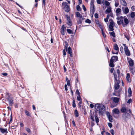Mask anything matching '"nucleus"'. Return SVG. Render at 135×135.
<instances>
[{
  "label": "nucleus",
  "instance_id": "f257e3e1",
  "mask_svg": "<svg viewBox=\"0 0 135 135\" xmlns=\"http://www.w3.org/2000/svg\"><path fill=\"white\" fill-rule=\"evenodd\" d=\"M62 5L64 6L65 11L66 12H69L70 11V7L68 5V3L66 2H64L62 3Z\"/></svg>",
  "mask_w": 135,
  "mask_h": 135
},
{
  "label": "nucleus",
  "instance_id": "f03ea898",
  "mask_svg": "<svg viewBox=\"0 0 135 135\" xmlns=\"http://www.w3.org/2000/svg\"><path fill=\"white\" fill-rule=\"evenodd\" d=\"M13 97L9 95L7 98V99L8 102V103L9 105L12 106L13 104Z\"/></svg>",
  "mask_w": 135,
  "mask_h": 135
},
{
  "label": "nucleus",
  "instance_id": "7ed1b4c3",
  "mask_svg": "<svg viewBox=\"0 0 135 135\" xmlns=\"http://www.w3.org/2000/svg\"><path fill=\"white\" fill-rule=\"evenodd\" d=\"M115 82L114 88V91L116 92V90H118L120 87L119 84L120 83V80H118V81H115Z\"/></svg>",
  "mask_w": 135,
  "mask_h": 135
},
{
  "label": "nucleus",
  "instance_id": "20e7f679",
  "mask_svg": "<svg viewBox=\"0 0 135 135\" xmlns=\"http://www.w3.org/2000/svg\"><path fill=\"white\" fill-rule=\"evenodd\" d=\"M131 116L130 114L127 112H126L125 114H123L122 115V118L125 121H126V120L128 118V117H130Z\"/></svg>",
  "mask_w": 135,
  "mask_h": 135
},
{
  "label": "nucleus",
  "instance_id": "39448f33",
  "mask_svg": "<svg viewBox=\"0 0 135 135\" xmlns=\"http://www.w3.org/2000/svg\"><path fill=\"white\" fill-rule=\"evenodd\" d=\"M105 108L104 105L101 104V106L100 109V110L99 111V115H103L104 111H105Z\"/></svg>",
  "mask_w": 135,
  "mask_h": 135
},
{
  "label": "nucleus",
  "instance_id": "423d86ee",
  "mask_svg": "<svg viewBox=\"0 0 135 135\" xmlns=\"http://www.w3.org/2000/svg\"><path fill=\"white\" fill-rule=\"evenodd\" d=\"M101 105H100L99 103H97L95 104V108L96 110H95V113H96L97 111H99L100 110V108Z\"/></svg>",
  "mask_w": 135,
  "mask_h": 135
},
{
  "label": "nucleus",
  "instance_id": "0eeeda50",
  "mask_svg": "<svg viewBox=\"0 0 135 135\" xmlns=\"http://www.w3.org/2000/svg\"><path fill=\"white\" fill-rule=\"evenodd\" d=\"M118 60V58L117 56H112L110 60V61L114 62V61H117Z\"/></svg>",
  "mask_w": 135,
  "mask_h": 135
},
{
  "label": "nucleus",
  "instance_id": "6e6552de",
  "mask_svg": "<svg viewBox=\"0 0 135 135\" xmlns=\"http://www.w3.org/2000/svg\"><path fill=\"white\" fill-rule=\"evenodd\" d=\"M85 19V18L84 17H83L81 15L80 17L78 18V20L77 21V23L78 24H81L82 23L83 21Z\"/></svg>",
  "mask_w": 135,
  "mask_h": 135
},
{
  "label": "nucleus",
  "instance_id": "1a4fd4ad",
  "mask_svg": "<svg viewBox=\"0 0 135 135\" xmlns=\"http://www.w3.org/2000/svg\"><path fill=\"white\" fill-rule=\"evenodd\" d=\"M128 59V62L129 64V65L131 66H133L134 65V61L131 58H129Z\"/></svg>",
  "mask_w": 135,
  "mask_h": 135
},
{
  "label": "nucleus",
  "instance_id": "9d476101",
  "mask_svg": "<svg viewBox=\"0 0 135 135\" xmlns=\"http://www.w3.org/2000/svg\"><path fill=\"white\" fill-rule=\"evenodd\" d=\"M122 11L125 14H127L129 12V9L128 7H126L124 9V7H122Z\"/></svg>",
  "mask_w": 135,
  "mask_h": 135
},
{
  "label": "nucleus",
  "instance_id": "9b49d317",
  "mask_svg": "<svg viewBox=\"0 0 135 135\" xmlns=\"http://www.w3.org/2000/svg\"><path fill=\"white\" fill-rule=\"evenodd\" d=\"M113 113L115 114H118L120 113V111L118 108H115L112 110Z\"/></svg>",
  "mask_w": 135,
  "mask_h": 135
},
{
  "label": "nucleus",
  "instance_id": "f8f14e48",
  "mask_svg": "<svg viewBox=\"0 0 135 135\" xmlns=\"http://www.w3.org/2000/svg\"><path fill=\"white\" fill-rule=\"evenodd\" d=\"M125 53L126 55L127 56H129L131 55V54L129 50H128V48H126V49H124Z\"/></svg>",
  "mask_w": 135,
  "mask_h": 135
},
{
  "label": "nucleus",
  "instance_id": "ddd939ff",
  "mask_svg": "<svg viewBox=\"0 0 135 135\" xmlns=\"http://www.w3.org/2000/svg\"><path fill=\"white\" fill-rule=\"evenodd\" d=\"M107 115L108 116L109 121L112 122H113V118L112 116L109 114V113L108 114H107Z\"/></svg>",
  "mask_w": 135,
  "mask_h": 135
},
{
  "label": "nucleus",
  "instance_id": "4468645a",
  "mask_svg": "<svg viewBox=\"0 0 135 135\" xmlns=\"http://www.w3.org/2000/svg\"><path fill=\"white\" fill-rule=\"evenodd\" d=\"M90 8L91 11L92 12L93 14L94 13L95 11L94 4L90 5Z\"/></svg>",
  "mask_w": 135,
  "mask_h": 135
},
{
  "label": "nucleus",
  "instance_id": "2eb2a0df",
  "mask_svg": "<svg viewBox=\"0 0 135 135\" xmlns=\"http://www.w3.org/2000/svg\"><path fill=\"white\" fill-rule=\"evenodd\" d=\"M128 92L129 95H128V97H130L132 96V91L130 87H129L128 90Z\"/></svg>",
  "mask_w": 135,
  "mask_h": 135
},
{
  "label": "nucleus",
  "instance_id": "dca6fc26",
  "mask_svg": "<svg viewBox=\"0 0 135 135\" xmlns=\"http://www.w3.org/2000/svg\"><path fill=\"white\" fill-rule=\"evenodd\" d=\"M124 22L125 23V24L124 23L125 27L126 26H127L128 24L129 23V21L128 19L127 18H124Z\"/></svg>",
  "mask_w": 135,
  "mask_h": 135
},
{
  "label": "nucleus",
  "instance_id": "f3484780",
  "mask_svg": "<svg viewBox=\"0 0 135 135\" xmlns=\"http://www.w3.org/2000/svg\"><path fill=\"white\" fill-rule=\"evenodd\" d=\"M129 70L131 73L132 74L134 75L135 72V70L134 69V68L133 67H129Z\"/></svg>",
  "mask_w": 135,
  "mask_h": 135
},
{
  "label": "nucleus",
  "instance_id": "a211bd4d",
  "mask_svg": "<svg viewBox=\"0 0 135 135\" xmlns=\"http://www.w3.org/2000/svg\"><path fill=\"white\" fill-rule=\"evenodd\" d=\"M113 101L115 103H118L119 101V99L117 97H114L113 98Z\"/></svg>",
  "mask_w": 135,
  "mask_h": 135
},
{
  "label": "nucleus",
  "instance_id": "6ab92c4d",
  "mask_svg": "<svg viewBox=\"0 0 135 135\" xmlns=\"http://www.w3.org/2000/svg\"><path fill=\"white\" fill-rule=\"evenodd\" d=\"M113 74L114 75V81L115 82V81H118V80H120L119 79H117V75L116 74V73L114 72Z\"/></svg>",
  "mask_w": 135,
  "mask_h": 135
},
{
  "label": "nucleus",
  "instance_id": "aec40b11",
  "mask_svg": "<svg viewBox=\"0 0 135 135\" xmlns=\"http://www.w3.org/2000/svg\"><path fill=\"white\" fill-rule=\"evenodd\" d=\"M120 2L123 6H127V3L125 0H121Z\"/></svg>",
  "mask_w": 135,
  "mask_h": 135
},
{
  "label": "nucleus",
  "instance_id": "412c9836",
  "mask_svg": "<svg viewBox=\"0 0 135 135\" xmlns=\"http://www.w3.org/2000/svg\"><path fill=\"white\" fill-rule=\"evenodd\" d=\"M97 114H95L94 115V116L95 117V122L97 124V125H98V123L99 122V120L98 117L97 116Z\"/></svg>",
  "mask_w": 135,
  "mask_h": 135
},
{
  "label": "nucleus",
  "instance_id": "4be33fe9",
  "mask_svg": "<svg viewBox=\"0 0 135 135\" xmlns=\"http://www.w3.org/2000/svg\"><path fill=\"white\" fill-rule=\"evenodd\" d=\"M111 12V9L110 8H108L105 11V13L106 14L109 13Z\"/></svg>",
  "mask_w": 135,
  "mask_h": 135
},
{
  "label": "nucleus",
  "instance_id": "5701e85b",
  "mask_svg": "<svg viewBox=\"0 0 135 135\" xmlns=\"http://www.w3.org/2000/svg\"><path fill=\"white\" fill-rule=\"evenodd\" d=\"M114 49L116 51L119 50V47L117 44H114Z\"/></svg>",
  "mask_w": 135,
  "mask_h": 135
},
{
  "label": "nucleus",
  "instance_id": "b1692460",
  "mask_svg": "<svg viewBox=\"0 0 135 135\" xmlns=\"http://www.w3.org/2000/svg\"><path fill=\"white\" fill-rule=\"evenodd\" d=\"M67 51L68 54L72 52V49L70 47H69L67 49Z\"/></svg>",
  "mask_w": 135,
  "mask_h": 135
},
{
  "label": "nucleus",
  "instance_id": "393cba45",
  "mask_svg": "<svg viewBox=\"0 0 135 135\" xmlns=\"http://www.w3.org/2000/svg\"><path fill=\"white\" fill-rule=\"evenodd\" d=\"M121 11V9L120 8H118L116 10V15L118 16V14Z\"/></svg>",
  "mask_w": 135,
  "mask_h": 135
},
{
  "label": "nucleus",
  "instance_id": "a878e982",
  "mask_svg": "<svg viewBox=\"0 0 135 135\" xmlns=\"http://www.w3.org/2000/svg\"><path fill=\"white\" fill-rule=\"evenodd\" d=\"M109 66L112 68H113L114 66V62L110 61L109 63Z\"/></svg>",
  "mask_w": 135,
  "mask_h": 135
},
{
  "label": "nucleus",
  "instance_id": "bb28decb",
  "mask_svg": "<svg viewBox=\"0 0 135 135\" xmlns=\"http://www.w3.org/2000/svg\"><path fill=\"white\" fill-rule=\"evenodd\" d=\"M121 111L122 113H125L127 111L126 108L124 107H122L121 109Z\"/></svg>",
  "mask_w": 135,
  "mask_h": 135
},
{
  "label": "nucleus",
  "instance_id": "cd10ccee",
  "mask_svg": "<svg viewBox=\"0 0 135 135\" xmlns=\"http://www.w3.org/2000/svg\"><path fill=\"white\" fill-rule=\"evenodd\" d=\"M25 113L29 117L31 116V114L27 110H25Z\"/></svg>",
  "mask_w": 135,
  "mask_h": 135
},
{
  "label": "nucleus",
  "instance_id": "c85d7f7f",
  "mask_svg": "<svg viewBox=\"0 0 135 135\" xmlns=\"http://www.w3.org/2000/svg\"><path fill=\"white\" fill-rule=\"evenodd\" d=\"M75 115L76 117H78L79 116V114L78 112L77 109L75 110Z\"/></svg>",
  "mask_w": 135,
  "mask_h": 135
},
{
  "label": "nucleus",
  "instance_id": "c756f323",
  "mask_svg": "<svg viewBox=\"0 0 135 135\" xmlns=\"http://www.w3.org/2000/svg\"><path fill=\"white\" fill-rule=\"evenodd\" d=\"M109 33L110 36H113L114 37H115V33L114 31H112L111 32H110Z\"/></svg>",
  "mask_w": 135,
  "mask_h": 135
},
{
  "label": "nucleus",
  "instance_id": "7c9ffc66",
  "mask_svg": "<svg viewBox=\"0 0 135 135\" xmlns=\"http://www.w3.org/2000/svg\"><path fill=\"white\" fill-rule=\"evenodd\" d=\"M109 27L110 29V31H113L114 30L113 26L109 25Z\"/></svg>",
  "mask_w": 135,
  "mask_h": 135
},
{
  "label": "nucleus",
  "instance_id": "2f4dec72",
  "mask_svg": "<svg viewBox=\"0 0 135 135\" xmlns=\"http://www.w3.org/2000/svg\"><path fill=\"white\" fill-rule=\"evenodd\" d=\"M67 31L68 32V33L70 34H73V32L70 29H67Z\"/></svg>",
  "mask_w": 135,
  "mask_h": 135
},
{
  "label": "nucleus",
  "instance_id": "473e14b6",
  "mask_svg": "<svg viewBox=\"0 0 135 135\" xmlns=\"http://www.w3.org/2000/svg\"><path fill=\"white\" fill-rule=\"evenodd\" d=\"M76 16V17H80V16H81V15H80V13L78 12H76L75 13Z\"/></svg>",
  "mask_w": 135,
  "mask_h": 135
},
{
  "label": "nucleus",
  "instance_id": "72a5a7b5",
  "mask_svg": "<svg viewBox=\"0 0 135 135\" xmlns=\"http://www.w3.org/2000/svg\"><path fill=\"white\" fill-rule=\"evenodd\" d=\"M75 102L74 99V98H73L72 106L74 108H75L76 107V104Z\"/></svg>",
  "mask_w": 135,
  "mask_h": 135
},
{
  "label": "nucleus",
  "instance_id": "f704fd0d",
  "mask_svg": "<svg viewBox=\"0 0 135 135\" xmlns=\"http://www.w3.org/2000/svg\"><path fill=\"white\" fill-rule=\"evenodd\" d=\"M65 50H66V51H67V50L68 47V42L66 41H65Z\"/></svg>",
  "mask_w": 135,
  "mask_h": 135
},
{
  "label": "nucleus",
  "instance_id": "c9c22d12",
  "mask_svg": "<svg viewBox=\"0 0 135 135\" xmlns=\"http://www.w3.org/2000/svg\"><path fill=\"white\" fill-rule=\"evenodd\" d=\"M135 13L134 12H131V16L132 18H133L135 16Z\"/></svg>",
  "mask_w": 135,
  "mask_h": 135
},
{
  "label": "nucleus",
  "instance_id": "e433bc0d",
  "mask_svg": "<svg viewBox=\"0 0 135 135\" xmlns=\"http://www.w3.org/2000/svg\"><path fill=\"white\" fill-rule=\"evenodd\" d=\"M0 130L1 132L3 133H4L6 132L5 129L4 128H0Z\"/></svg>",
  "mask_w": 135,
  "mask_h": 135
},
{
  "label": "nucleus",
  "instance_id": "4c0bfd02",
  "mask_svg": "<svg viewBox=\"0 0 135 135\" xmlns=\"http://www.w3.org/2000/svg\"><path fill=\"white\" fill-rule=\"evenodd\" d=\"M76 9L78 11H80L81 10L80 6L78 5L76 6Z\"/></svg>",
  "mask_w": 135,
  "mask_h": 135
},
{
  "label": "nucleus",
  "instance_id": "58836bf2",
  "mask_svg": "<svg viewBox=\"0 0 135 135\" xmlns=\"http://www.w3.org/2000/svg\"><path fill=\"white\" fill-rule=\"evenodd\" d=\"M124 36L125 38H126L128 41L129 40V36H128V35L127 34H125L124 35Z\"/></svg>",
  "mask_w": 135,
  "mask_h": 135
},
{
  "label": "nucleus",
  "instance_id": "ea45409f",
  "mask_svg": "<svg viewBox=\"0 0 135 135\" xmlns=\"http://www.w3.org/2000/svg\"><path fill=\"white\" fill-rule=\"evenodd\" d=\"M66 28L65 26L64 25H62L61 28V31H65V30H66Z\"/></svg>",
  "mask_w": 135,
  "mask_h": 135
},
{
  "label": "nucleus",
  "instance_id": "a19ab883",
  "mask_svg": "<svg viewBox=\"0 0 135 135\" xmlns=\"http://www.w3.org/2000/svg\"><path fill=\"white\" fill-rule=\"evenodd\" d=\"M77 99L78 101H81L82 99L80 97V95L78 96L77 97Z\"/></svg>",
  "mask_w": 135,
  "mask_h": 135
},
{
  "label": "nucleus",
  "instance_id": "79ce46f5",
  "mask_svg": "<svg viewBox=\"0 0 135 135\" xmlns=\"http://www.w3.org/2000/svg\"><path fill=\"white\" fill-rule=\"evenodd\" d=\"M101 31H102V35H103V37L104 38H105L106 37V35L105 34V33L103 31V29H102L101 30Z\"/></svg>",
  "mask_w": 135,
  "mask_h": 135
},
{
  "label": "nucleus",
  "instance_id": "37998d69",
  "mask_svg": "<svg viewBox=\"0 0 135 135\" xmlns=\"http://www.w3.org/2000/svg\"><path fill=\"white\" fill-rule=\"evenodd\" d=\"M117 73L118 74V78L119 79V75H120V71L119 69L117 70Z\"/></svg>",
  "mask_w": 135,
  "mask_h": 135
},
{
  "label": "nucleus",
  "instance_id": "c03bdc74",
  "mask_svg": "<svg viewBox=\"0 0 135 135\" xmlns=\"http://www.w3.org/2000/svg\"><path fill=\"white\" fill-rule=\"evenodd\" d=\"M67 24L68 25L70 26H71L72 25V23L71 22V20L69 21L67 23Z\"/></svg>",
  "mask_w": 135,
  "mask_h": 135
},
{
  "label": "nucleus",
  "instance_id": "a18cd8bd",
  "mask_svg": "<svg viewBox=\"0 0 135 135\" xmlns=\"http://www.w3.org/2000/svg\"><path fill=\"white\" fill-rule=\"evenodd\" d=\"M26 131H27V132L29 133H31V131L28 128H26Z\"/></svg>",
  "mask_w": 135,
  "mask_h": 135
},
{
  "label": "nucleus",
  "instance_id": "49530a36",
  "mask_svg": "<svg viewBox=\"0 0 135 135\" xmlns=\"http://www.w3.org/2000/svg\"><path fill=\"white\" fill-rule=\"evenodd\" d=\"M85 22L87 23H91V21L89 19H86L85 21Z\"/></svg>",
  "mask_w": 135,
  "mask_h": 135
},
{
  "label": "nucleus",
  "instance_id": "de8ad7c7",
  "mask_svg": "<svg viewBox=\"0 0 135 135\" xmlns=\"http://www.w3.org/2000/svg\"><path fill=\"white\" fill-rule=\"evenodd\" d=\"M90 116H91V117L90 118L93 121H94V116L92 115L91 113L90 114Z\"/></svg>",
  "mask_w": 135,
  "mask_h": 135
},
{
  "label": "nucleus",
  "instance_id": "09e8293b",
  "mask_svg": "<svg viewBox=\"0 0 135 135\" xmlns=\"http://www.w3.org/2000/svg\"><path fill=\"white\" fill-rule=\"evenodd\" d=\"M62 52L63 55V56L64 57L66 55V53L65 49L63 50L62 51Z\"/></svg>",
  "mask_w": 135,
  "mask_h": 135
},
{
  "label": "nucleus",
  "instance_id": "8fccbe9b",
  "mask_svg": "<svg viewBox=\"0 0 135 135\" xmlns=\"http://www.w3.org/2000/svg\"><path fill=\"white\" fill-rule=\"evenodd\" d=\"M114 25V22L113 21H111L109 23V25L110 26H113Z\"/></svg>",
  "mask_w": 135,
  "mask_h": 135
},
{
  "label": "nucleus",
  "instance_id": "3c124183",
  "mask_svg": "<svg viewBox=\"0 0 135 135\" xmlns=\"http://www.w3.org/2000/svg\"><path fill=\"white\" fill-rule=\"evenodd\" d=\"M76 93L78 95H80V93L78 89H77L76 91Z\"/></svg>",
  "mask_w": 135,
  "mask_h": 135
},
{
  "label": "nucleus",
  "instance_id": "603ef678",
  "mask_svg": "<svg viewBox=\"0 0 135 135\" xmlns=\"http://www.w3.org/2000/svg\"><path fill=\"white\" fill-rule=\"evenodd\" d=\"M105 4L107 6H109L110 5V4L107 1H105Z\"/></svg>",
  "mask_w": 135,
  "mask_h": 135
},
{
  "label": "nucleus",
  "instance_id": "864d4df0",
  "mask_svg": "<svg viewBox=\"0 0 135 135\" xmlns=\"http://www.w3.org/2000/svg\"><path fill=\"white\" fill-rule=\"evenodd\" d=\"M120 21L121 22V23L122 25V26L123 27H125V26L124 23L123 22V20H120Z\"/></svg>",
  "mask_w": 135,
  "mask_h": 135
},
{
  "label": "nucleus",
  "instance_id": "5fc2aeb1",
  "mask_svg": "<svg viewBox=\"0 0 135 135\" xmlns=\"http://www.w3.org/2000/svg\"><path fill=\"white\" fill-rule=\"evenodd\" d=\"M98 25H99V27L101 29V30L102 29H103V27L102 26V25L100 23L98 24Z\"/></svg>",
  "mask_w": 135,
  "mask_h": 135
},
{
  "label": "nucleus",
  "instance_id": "6e6d98bb",
  "mask_svg": "<svg viewBox=\"0 0 135 135\" xmlns=\"http://www.w3.org/2000/svg\"><path fill=\"white\" fill-rule=\"evenodd\" d=\"M132 102V100L131 99H129L128 101L127 102V103L128 104H130L131 102Z\"/></svg>",
  "mask_w": 135,
  "mask_h": 135
},
{
  "label": "nucleus",
  "instance_id": "4d7b16f0",
  "mask_svg": "<svg viewBox=\"0 0 135 135\" xmlns=\"http://www.w3.org/2000/svg\"><path fill=\"white\" fill-rule=\"evenodd\" d=\"M108 126L110 128H111L112 127V124L110 123H109L108 124Z\"/></svg>",
  "mask_w": 135,
  "mask_h": 135
},
{
  "label": "nucleus",
  "instance_id": "13d9d810",
  "mask_svg": "<svg viewBox=\"0 0 135 135\" xmlns=\"http://www.w3.org/2000/svg\"><path fill=\"white\" fill-rule=\"evenodd\" d=\"M82 7H83V9L84 10V11H86V9L84 5V4H83L82 5Z\"/></svg>",
  "mask_w": 135,
  "mask_h": 135
},
{
  "label": "nucleus",
  "instance_id": "bf43d9fd",
  "mask_svg": "<svg viewBox=\"0 0 135 135\" xmlns=\"http://www.w3.org/2000/svg\"><path fill=\"white\" fill-rule=\"evenodd\" d=\"M67 85L69 86L70 85V80H67Z\"/></svg>",
  "mask_w": 135,
  "mask_h": 135
},
{
  "label": "nucleus",
  "instance_id": "052dcab7",
  "mask_svg": "<svg viewBox=\"0 0 135 135\" xmlns=\"http://www.w3.org/2000/svg\"><path fill=\"white\" fill-rule=\"evenodd\" d=\"M130 77V74L129 73H127V76H126V79H129Z\"/></svg>",
  "mask_w": 135,
  "mask_h": 135
},
{
  "label": "nucleus",
  "instance_id": "680f3d73",
  "mask_svg": "<svg viewBox=\"0 0 135 135\" xmlns=\"http://www.w3.org/2000/svg\"><path fill=\"white\" fill-rule=\"evenodd\" d=\"M13 119V117L12 114H11L10 116V120L9 122V123H10L12 121Z\"/></svg>",
  "mask_w": 135,
  "mask_h": 135
},
{
  "label": "nucleus",
  "instance_id": "e2e57ef3",
  "mask_svg": "<svg viewBox=\"0 0 135 135\" xmlns=\"http://www.w3.org/2000/svg\"><path fill=\"white\" fill-rule=\"evenodd\" d=\"M98 14L97 13H95L94 15L95 17L96 18H98Z\"/></svg>",
  "mask_w": 135,
  "mask_h": 135
},
{
  "label": "nucleus",
  "instance_id": "0e129e2a",
  "mask_svg": "<svg viewBox=\"0 0 135 135\" xmlns=\"http://www.w3.org/2000/svg\"><path fill=\"white\" fill-rule=\"evenodd\" d=\"M120 50L121 51V52L122 53V52H123V47L122 46H121L120 48Z\"/></svg>",
  "mask_w": 135,
  "mask_h": 135
},
{
  "label": "nucleus",
  "instance_id": "69168bd1",
  "mask_svg": "<svg viewBox=\"0 0 135 135\" xmlns=\"http://www.w3.org/2000/svg\"><path fill=\"white\" fill-rule=\"evenodd\" d=\"M94 125H95L94 123L93 122H91L90 127H93Z\"/></svg>",
  "mask_w": 135,
  "mask_h": 135
},
{
  "label": "nucleus",
  "instance_id": "338daca9",
  "mask_svg": "<svg viewBox=\"0 0 135 135\" xmlns=\"http://www.w3.org/2000/svg\"><path fill=\"white\" fill-rule=\"evenodd\" d=\"M110 132H111V134L112 135H114V131L113 129H111L110 130Z\"/></svg>",
  "mask_w": 135,
  "mask_h": 135
},
{
  "label": "nucleus",
  "instance_id": "774afa93",
  "mask_svg": "<svg viewBox=\"0 0 135 135\" xmlns=\"http://www.w3.org/2000/svg\"><path fill=\"white\" fill-rule=\"evenodd\" d=\"M117 22L118 24L119 25H121V24H122V23H121V22L120 21V20L117 21Z\"/></svg>",
  "mask_w": 135,
  "mask_h": 135
}]
</instances>
